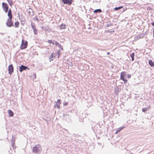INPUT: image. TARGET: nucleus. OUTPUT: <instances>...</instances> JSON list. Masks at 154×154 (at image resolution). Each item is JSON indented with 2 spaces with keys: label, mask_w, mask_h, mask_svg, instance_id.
Returning a JSON list of instances; mask_svg holds the SVG:
<instances>
[{
  "label": "nucleus",
  "mask_w": 154,
  "mask_h": 154,
  "mask_svg": "<svg viewBox=\"0 0 154 154\" xmlns=\"http://www.w3.org/2000/svg\"><path fill=\"white\" fill-rule=\"evenodd\" d=\"M45 29H46V28H45L44 29H43L44 30H45Z\"/></svg>",
  "instance_id": "a19ab883"
},
{
  "label": "nucleus",
  "mask_w": 154,
  "mask_h": 154,
  "mask_svg": "<svg viewBox=\"0 0 154 154\" xmlns=\"http://www.w3.org/2000/svg\"><path fill=\"white\" fill-rule=\"evenodd\" d=\"M72 0H62L64 4H67L71 5L72 3Z\"/></svg>",
  "instance_id": "9d476101"
},
{
  "label": "nucleus",
  "mask_w": 154,
  "mask_h": 154,
  "mask_svg": "<svg viewBox=\"0 0 154 154\" xmlns=\"http://www.w3.org/2000/svg\"><path fill=\"white\" fill-rule=\"evenodd\" d=\"M42 28L43 29H43V27H42Z\"/></svg>",
  "instance_id": "49530a36"
},
{
  "label": "nucleus",
  "mask_w": 154,
  "mask_h": 154,
  "mask_svg": "<svg viewBox=\"0 0 154 154\" xmlns=\"http://www.w3.org/2000/svg\"><path fill=\"white\" fill-rule=\"evenodd\" d=\"M131 77V75L130 74H128L127 75V77L128 78H130Z\"/></svg>",
  "instance_id": "bb28decb"
},
{
  "label": "nucleus",
  "mask_w": 154,
  "mask_h": 154,
  "mask_svg": "<svg viewBox=\"0 0 154 154\" xmlns=\"http://www.w3.org/2000/svg\"><path fill=\"white\" fill-rule=\"evenodd\" d=\"M8 70L9 71V73L11 75L14 71V67L12 64L8 66Z\"/></svg>",
  "instance_id": "0eeeda50"
},
{
  "label": "nucleus",
  "mask_w": 154,
  "mask_h": 154,
  "mask_svg": "<svg viewBox=\"0 0 154 154\" xmlns=\"http://www.w3.org/2000/svg\"><path fill=\"white\" fill-rule=\"evenodd\" d=\"M35 19L37 21H39L38 18L36 17L35 18Z\"/></svg>",
  "instance_id": "2f4dec72"
},
{
  "label": "nucleus",
  "mask_w": 154,
  "mask_h": 154,
  "mask_svg": "<svg viewBox=\"0 0 154 154\" xmlns=\"http://www.w3.org/2000/svg\"><path fill=\"white\" fill-rule=\"evenodd\" d=\"M123 6H122L119 7H116V8H114V9L115 11L119 10L120 9L123 8Z\"/></svg>",
  "instance_id": "6ab92c4d"
},
{
  "label": "nucleus",
  "mask_w": 154,
  "mask_h": 154,
  "mask_svg": "<svg viewBox=\"0 0 154 154\" xmlns=\"http://www.w3.org/2000/svg\"><path fill=\"white\" fill-rule=\"evenodd\" d=\"M48 42L49 44L51 43L53 45L54 44V42H52V41L51 40H48Z\"/></svg>",
  "instance_id": "393cba45"
},
{
  "label": "nucleus",
  "mask_w": 154,
  "mask_h": 154,
  "mask_svg": "<svg viewBox=\"0 0 154 154\" xmlns=\"http://www.w3.org/2000/svg\"><path fill=\"white\" fill-rule=\"evenodd\" d=\"M153 36L154 37V29H153Z\"/></svg>",
  "instance_id": "4c0bfd02"
},
{
  "label": "nucleus",
  "mask_w": 154,
  "mask_h": 154,
  "mask_svg": "<svg viewBox=\"0 0 154 154\" xmlns=\"http://www.w3.org/2000/svg\"><path fill=\"white\" fill-rule=\"evenodd\" d=\"M131 58H132V61H134V57H132Z\"/></svg>",
  "instance_id": "e433bc0d"
},
{
  "label": "nucleus",
  "mask_w": 154,
  "mask_h": 154,
  "mask_svg": "<svg viewBox=\"0 0 154 154\" xmlns=\"http://www.w3.org/2000/svg\"><path fill=\"white\" fill-rule=\"evenodd\" d=\"M150 108V106H148L147 107H145L144 108H143L142 109V111L143 112H145L148 109H149Z\"/></svg>",
  "instance_id": "dca6fc26"
},
{
  "label": "nucleus",
  "mask_w": 154,
  "mask_h": 154,
  "mask_svg": "<svg viewBox=\"0 0 154 154\" xmlns=\"http://www.w3.org/2000/svg\"><path fill=\"white\" fill-rule=\"evenodd\" d=\"M28 42L26 41H25L23 39L22 41L21 44L20 46V48L21 49H25L27 47Z\"/></svg>",
  "instance_id": "7ed1b4c3"
},
{
  "label": "nucleus",
  "mask_w": 154,
  "mask_h": 154,
  "mask_svg": "<svg viewBox=\"0 0 154 154\" xmlns=\"http://www.w3.org/2000/svg\"><path fill=\"white\" fill-rule=\"evenodd\" d=\"M31 25L33 29L34 34L35 35H37L38 33V31L36 28L35 24L33 23L32 22L31 23Z\"/></svg>",
  "instance_id": "423d86ee"
},
{
  "label": "nucleus",
  "mask_w": 154,
  "mask_h": 154,
  "mask_svg": "<svg viewBox=\"0 0 154 154\" xmlns=\"http://www.w3.org/2000/svg\"><path fill=\"white\" fill-rule=\"evenodd\" d=\"M8 112L10 116L12 117L14 116L13 112L11 110L9 109L8 110Z\"/></svg>",
  "instance_id": "4468645a"
},
{
  "label": "nucleus",
  "mask_w": 154,
  "mask_h": 154,
  "mask_svg": "<svg viewBox=\"0 0 154 154\" xmlns=\"http://www.w3.org/2000/svg\"><path fill=\"white\" fill-rule=\"evenodd\" d=\"M125 10V9H124V10H123V11H124Z\"/></svg>",
  "instance_id": "c03bdc74"
},
{
  "label": "nucleus",
  "mask_w": 154,
  "mask_h": 154,
  "mask_svg": "<svg viewBox=\"0 0 154 154\" xmlns=\"http://www.w3.org/2000/svg\"><path fill=\"white\" fill-rule=\"evenodd\" d=\"M60 99H58L57 100V102L58 103V104H60Z\"/></svg>",
  "instance_id": "cd10ccee"
},
{
  "label": "nucleus",
  "mask_w": 154,
  "mask_h": 154,
  "mask_svg": "<svg viewBox=\"0 0 154 154\" xmlns=\"http://www.w3.org/2000/svg\"><path fill=\"white\" fill-rule=\"evenodd\" d=\"M54 44L55 45L57 46L62 50H63V47L59 43L56 41H54Z\"/></svg>",
  "instance_id": "9b49d317"
},
{
  "label": "nucleus",
  "mask_w": 154,
  "mask_h": 154,
  "mask_svg": "<svg viewBox=\"0 0 154 154\" xmlns=\"http://www.w3.org/2000/svg\"><path fill=\"white\" fill-rule=\"evenodd\" d=\"M32 152L34 153H40L42 151L41 146L39 144L36 145L32 149Z\"/></svg>",
  "instance_id": "f257e3e1"
},
{
  "label": "nucleus",
  "mask_w": 154,
  "mask_h": 154,
  "mask_svg": "<svg viewBox=\"0 0 154 154\" xmlns=\"http://www.w3.org/2000/svg\"><path fill=\"white\" fill-rule=\"evenodd\" d=\"M1 33V34H2L3 35H4V34L3 33Z\"/></svg>",
  "instance_id": "79ce46f5"
},
{
  "label": "nucleus",
  "mask_w": 154,
  "mask_h": 154,
  "mask_svg": "<svg viewBox=\"0 0 154 154\" xmlns=\"http://www.w3.org/2000/svg\"><path fill=\"white\" fill-rule=\"evenodd\" d=\"M54 56H55L54 55V54H53V53H52L51 54V55H50V58H49V60H50V61H51V60H53V59H51V58H52L54 57Z\"/></svg>",
  "instance_id": "aec40b11"
},
{
  "label": "nucleus",
  "mask_w": 154,
  "mask_h": 154,
  "mask_svg": "<svg viewBox=\"0 0 154 154\" xmlns=\"http://www.w3.org/2000/svg\"><path fill=\"white\" fill-rule=\"evenodd\" d=\"M134 53H132L131 55V57H134Z\"/></svg>",
  "instance_id": "a878e982"
},
{
  "label": "nucleus",
  "mask_w": 154,
  "mask_h": 154,
  "mask_svg": "<svg viewBox=\"0 0 154 154\" xmlns=\"http://www.w3.org/2000/svg\"><path fill=\"white\" fill-rule=\"evenodd\" d=\"M63 116H64V118L66 119V120H67L66 119H67L68 118H69V115H63Z\"/></svg>",
  "instance_id": "b1692460"
},
{
  "label": "nucleus",
  "mask_w": 154,
  "mask_h": 154,
  "mask_svg": "<svg viewBox=\"0 0 154 154\" xmlns=\"http://www.w3.org/2000/svg\"><path fill=\"white\" fill-rule=\"evenodd\" d=\"M125 10V9H124V10H123V11H124Z\"/></svg>",
  "instance_id": "a18cd8bd"
},
{
  "label": "nucleus",
  "mask_w": 154,
  "mask_h": 154,
  "mask_svg": "<svg viewBox=\"0 0 154 154\" xmlns=\"http://www.w3.org/2000/svg\"><path fill=\"white\" fill-rule=\"evenodd\" d=\"M110 26V24H107L106 25V26L107 27H108L109 26Z\"/></svg>",
  "instance_id": "f704fd0d"
},
{
  "label": "nucleus",
  "mask_w": 154,
  "mask_h": 154,
  "mask_svg": "<svg viewBox=\"0 0 154 154\" xmlns=\"http://www.w3.org/2000/svg\"><path fill=\"white\" fill-rule=\"evenodd\" d=\"M19 22L18 21H17L15 23V27L17 28V27L19 25Z\"/></svg>",
  "instance_id": "4be33fe9"
},
{
  "label": "nucleus",
  "mask_w": 154,
  "mask_h": 154,
  "mask_svg": "<svg viewBox=\"0 0 154 154\" xmlns=\"http://www.w3.org/2000/svg\"><path fill=\"white\" fill-rule=\"evenodd\" d=\"M151 25L154 27V21L151 23Z\"/></svg>",
  "instance_id": "473e14b6"
},
{
  "label": "nucleus",
  "mask_w": 154,
  "mask_h": 154,
  "mask_svg": "<svg viewBox=\"0 0 154 154\" xmlns=\"http://www.w3.org/2000/svg\"><path fill=\"white\" fill-rule=\"evenodd\" d=\"M149 64L152 67L154 66V62L152 60H149Z\"/></svg>",
  "instance_id": "2eb2a0df"
},
{
  "label": "nucleus",
  "mask_w": 154,
  "mask_h": 154,
  "mask_svg": "<svg viewBox=\"0 0 154 154\" xmlns=\"http://www.w3.org/2000/svg\"><path fill=\"white\" fill-rule=\"evenodd\" d=\"M68 104V103L67 102H66L64 104H63V105L64 106H66Z\"/></svg>",
  "instance_id": "c756f323"
},
{
  "label": "nucleus",
  "mask_w": 154,
  "mask_h": 154,
  "mask_svg": "<svg viewBox=\"0 0 154 154\" xmlns=\"http://www.w3.org/2000/svg\"><path fill=\"white\" fill-rule=\"evenodd\" d=\"M60 50H58L56 54L58 55V58H59L60 55Z\"/></svg>",
  "instance_id": "5701e85b"
},
{
  "label": "nucleus",
  "mask_w": 154,
  "mask_h": 154,
  "mask_svg": "<svg viewBox=\"0 0 154 154\" xmlns=\"http://www.w3.org/2000/svg\"><path fill=\"white\" fill-rule=\"evenodd\" d=\"M12 19H8L6 23V25L9 27H11L13 25V22L12 20Z\"/></svg>",
  "instance_id": "39448f33"
},
{
  "label": "nucleus",
  "mask_w": 154,
  "mask_h": 154,
  "mask_svg": "<svg viewBox=\"0 0 154 154\" xmlns=\"http://www.w3.org/2000/svg\"><path fill=\"white\" fill-rule=\"evenodd\" d=\"M101 10L100 9H97L94 11V12L95 13H97L98 12H101Z\"/></svg>",
  "instance_id": "a211bd4d"
},
{
  "label": "nucleus",
  "mask_w": 154,
  "mask_h": 154,
  "mask_svg": "<svg viewBox=\"0 0 154 154\" xmlns=\"http://www.w3.org/2000/svg\"><path fill=\"white\" fill-rule=\"evenodd\" d=\"M11 142L12 143V144H14V140H11Z\"/></svg>",
  "instance_id": "72a5a7b5"
},
{
  "label": "nucleus",
  "mask_w": 154,
  "mask_h": 154,
  "mask_svg": "<svg viewBox=\"0 0 154 154\" xmlns=\"http://www.w3.org/2000/svg\"><path fill=\"white\" fill-rule=\"evenodd\" d=\"M9 4L10 5V6H11L12 5V0H7Z\"/></svg>",
  "instance_id": "412c9836"
},
{
  "label": "nucleus",
  "mask_w": 154,
  "mask_h": 154,
  "mask_svg": "<svg viewBox=\"0 0 154 154\" xmlns=\"http://www.w3.org/2000/svg\"><path fill=\"white\" fill-rule=\"evenodd\" d=\"M65 25L64 24H62L60 26V29H64L66 28Z\"/></svg>",
  "instance_id": "f3484780"
},
{
  "label": "nucleus",
  "mask_w": 154,
  "mask_h": 154,
  "mask_svg": "<svg viewBox=\"0 0 154 154\" xmlns=\"http://www.w3.org/2000/svg\"><path fill=\"white\" fill-rule=\"evenodd\" d=\"M107 55H109V54H110V53L109 52H107Z\"/></svg>",
  "instance_id": "58836bf2"
},
{
  "label": "nucleus",
  "mask_w": 154,
  "mask_h": 154,
  "mask_svg": "<svg viewBox=\"0 0 154 154\" xmlns=\"http://www.w3.org/2000/svg\"><path fill=\"white\" fill-rule=\"evenodd\" d=\"M8 16L9 17V19H12V11L11 10L10 8L8 10Z\"/></svg>",
  "instance_id": "f8f14e48"
},
{
  "label": "nucleus",
  "mask_w": 154,
  "mask_h": 154,
  "mask_svg": "<svg viewBox=\"0 0 154 154\" xmlns=\"http://www.w3.org/2000/svg\"><path fill=\"white\" fill-rule=\"evenodd\" d=\"M60 104H59L58 105V104H57V107L59 109H60Z\"/></svg>",
  "instance_id": "c85d7f7f"
},
{
  "label": "nucleus",
  "mask_w": 154,
  "mask_h": 154,
  "mask_svg": "<svg viewBox=\"0 0 154 154\" xmlns=\"http://www.w3.org/2000/svg\"><path fill=\"white\" fill-rule=\"evenodd\" d=\"M124 127H121L120 128H119V131H120L121 130H122V129H123Z\"/></svg>",
  "instance_id": "7c9ffc66"
},
{
  "label": "nucleus",
  "mask_w": 154,
  "mask_h": 154,
  "mask_svg": "<svg viewBox=\"0 0 154 154\" xmlns=\"http://www.w3.org/2000/svg\"><path fill=\"white\" fill-rule=\"evenodd\" d=\"M126 75L125 72H122L121 73L120 75V79L124 82L125 84H126L128 81L127 79H125L124 78V76Z\"/></svg>",
  "instance_id": "f03ea898"
},
{
  "label": "nucleus",
  "mask_w": 154,
  "mask_h": 154,
  "mask_svg": "<svg viewBox=\"0 0 154 154\" xmlns=\"http://www.w3.org/2000/svg\"><path fill=\"white\" fill-rule=\"evenodd\" d=\"M120 131H119V129L117 130L116 131V133H117L119 132Z\"/></svg>",
  "instance_id": "c9c22d12"
},
{
  "label": "nucleus",
  "mask_w": 154,
  "mask_h": 154,
  "mask_svg": "<svg viewBox=\"0 0 154 154\" xmlns=\"http://www.w3.org/2000/svg\"><path fill=\"white\" fill-rule=\"evenodd\" d=\"M125 10V9H124V10H123V11H124Z\"/></svg>",
  "instance_id": "37998d69"
},
{
  "label": "nucleus",
  "mask_w": 154,
  "mask_h": 154,
  "mask_svg": "<svg viewBox=\"0 0 154 154\" xmlns=\"http://www.w3.org/2000/svg\"><path fill=\"white\" fill-rule=\"evenodd\" d=\"M2 7L4 11L7 13L8 12V5L7 3L3 2L2 3Z\"/></svg>",
  "instance_id": "20e7f679"
},
{
  "label": "nucleus",
  "mask_w": 154,
  "mask_h": 154,
  "mask_svg": "<svg viewBox=\"0 0 154 154\" xmlns=\"http://www.w3.org/2000/svg\"><path fill=\"white\" fill-rule=\"evenodd\" d=\"M18 17H19V18L20 20V21L21 22H24L25 20L23 17V16L22 15H21V16H20L19 14H18Z\"/></svg>",
  "instance_id": "ddd939ff"
},
{
  "label": "nucleus",
  "mask_w": 154,
  "mask_h": 154,
  "mask_svg": "<svg viewBox=\"0 0 154 154\" xmlns=\"http://www.w3.org/2000/svg\"><path fill=\"white\" fill-rule=\"evenodd\" d=\"M28 12L29 16L30 17H32L34 15V12L33 10L30 8H29Z\"/></svg>",
  "instance_id": "1a4fd4ad"
},
{
  "label": "nucleus",
  "mask_w": 154,
  "mask_h": 154,
  "mask_svg": "<svg viewBox=\"0 0 154 154\" xmlns=\"http://www.w3.org/2000/svg\"><path fill=\"white\" fill-rule=\"evenodd\" d=\"M19 68L20 72H22L23 71L26 70L27 69H28V68L23 65H21L20 66H19Z\"/></svg>",
  "instance_id": "6e6552de"
},
{
  "label": "nucleus",
  "mask_w": 154,
  "mask_h": 154,
  "mask_svg": "<svg viewBox=\"0 0 154 154\" xmlns=\"http://www.w3.org/2000/svg\"><path fill=\"white\" fill-rule=\"evenodd\" d=\"M45 29H46V28H45L44 29H43L44 30H45Z\"/></svg>",
  "instance_id": "ea45409f"
}]
</instances>
